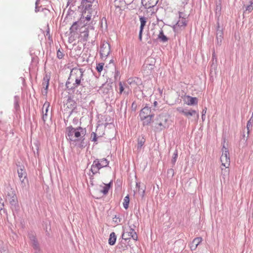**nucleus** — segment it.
Returning <instances> with one entry per match:
<instances>
[{
	"label": "nucleus",
	"instance_id": "nucleus-1",
	"mask_svg": "<svg viewBox=\"0 0 253 253\" xmlns=\"http://www.w3.org/2000/svg\"><path fill=\"white\" fill-rule=\"evenodd\" d=\"M66 137L70 141L76 142L81 140L86 133L85 128L82 127L74 128L69 126L66 128Z\"/></svg>",
	"mask_w": 253,
	"mask_h": 253
},
{
	"label": "nucleus",
	"instance_id": "nucleus-2",
	"mask_svg": "<svg viewBox=\"0 0 253 253\" xmlns=\"http://www.w3.org/2000/svg\"><path fill=\"white\" fill-rule=\"evenodd\" d=\"M222 154L220 157V162L221 163V174L225 178L229 174V166L230 164V159L228 150L224 146L222 148Z\"/></svg>",
	"mask_w": 253,
	"mask_h": 253
},
{
	"label": "nucleus",
	"instance_id": "nucleus-3",
	"mask_svg": "<svg viewBox=\"0 0 253 253\" xmlns=\"http://www.w3.org/2000/svg\"><path fill=\"white\" fill-rule=\"evenodd\" d=\"M83 76V71L82 69L73 68L71 71L70 76L68 79L67 85L70 83H73L74 88L77 87L81 84Z\"/></svg>",
	"mask_w": 253,
	"mask_h": 253
},
{
	"label": "nucleus",
	"instance_id": "nucleus-4",
	"mask_svg": "<svg viewBox=\"0 0 253 253\" xmlns=\"http://www.w3.org/2000/svg\"><path fill=\"white\" fill-rule=\"evenodd\" d=\"M154 115L152 113L150 107L145 106L140 112L139 117L143 121V126L149 125L152 122Z\"/></svg>",
	"mask_w": 253,
	"mask_h": 253
},
{
	"label": "nucleus",
	"instance_id": "nucleus-5",
	"mask_svg": "<svg viewBox=\"0 0 253 253\" xmlns=\"http://www.w3.org/2000/svg\"><path fill=\"white\" fill-rule=\"evenodd\" d=\"M108 164V161L105 159L95 160L91 166V170L93 174L96 173L100 169L107 166Z\"/></svg>",
	"mask_w": 253,
	"mask_h": 253
},
{
	"label": "nucleus",
	"instance_id": "nucleus-6",
	"mask_svg": "<svg viewBox=\"0 0 253 253\" xmlns=\"http://www.w3.org/2000/svg\"><path fill=\"white\" fill-rule=\"evenodd\" d=\"M122 238L125 240L132 238L134 240H138L137 235L134 229L130 226L125 227L122 234Z\"/></svg>",
	"mask_w": 253,
	"mask_h": 253
},
{
	"label": "nucleus",
	"instance_id": "nucleus-7",
	"mask_svg": "<svg viewBox=\"0 0 253 253\" xmlns=\"http://www.w3.org/2000/svg\"><path fill=\"white\" fill-rule=\"evenodd\" d=\"M109 188V184L103 183L102 185H99L94 189L93 191V196L96 199L100 198L108 193Z\"/></svg>",
	"mask_w": 253,
	"mask_h": 253
},
{
	"label": "nucleus",
	"instance_id": "nucleus-8",
	"mask_svg": "<svg viewBox=\"0 0 253 253\" xmlns=\"http://www.w3.org/2000/svg\"><path fill=\"white\" fill-rule=\"evenodd\" d=\"M152 31L153 36L156 37L157 39H159L163 42L168 41V38L164 35L162 29L159 25H155Z\"/></svg>",
	"mask_w": 253,
	"mask_h": 253
},
{
	"label": "nucleus",
	"instance_id": "nucleus-9",
	"mask_svg": "<svg viewBox=\"0 0 253 253\" xmlns=\"http://www.w3.org/2000/svg\"><path fill=\"white\" fill-rule=\"evenodd\" d=\"M6 200L11 205H15L17 203V198L15 190L10 188H7Z\"/></svg>",
	"mask_w": 253,
	"mask_h": 253
},
{
	"label": "nucleus",
	"instance_id": "nucleus-10",
	"mask_svg": "<svg viewBox=\"0 0 253 253\" xmlns=\"http://www.w3.org/2000/svg\"><path fill=\"white\" fill-rule=\"evenodd\" d=\"M181 12L179 13V19L173 26V30L175 32H178L184 29L187 25V20L186 18L181 17Z\"/></svg>",
	"mask_w": 253,
	"mask_h": 253
},
{
	"label": "nucleus",
	"instance_id": "nucleus-11",
	"mask_svg": "<svg viewBox=\"0 0 253 253\" xmlns=\"http://www.w3.org/2000/svg\"><path fill=\"white\" fill-rule=\"evenodd\" d=\"M110 52V45L108 42L102 43L100 53L102 59H105Z\"/></svg>",
	"mask_w": 253,
	"mask_h": 253
},
{
	"label": "nucleus",
	"instance_id": "nucleus-12",
	"mask_svg": "<svg viewBox=\"0 0 253 253\" xmlns=\"http://www.w3.org/2000/svg\"><path fill=\"white\" fill-rule=\"evenodd\" d=\"M91 19L90 11H84L83 12L82 16L80 18L79 23H84V26L87 24V22Z\"/></svg>",
	"mask_w": 253,
	"mask_h": 253
},
{
	"label": "nucleus",
	"instance_id": "nucleus-13",
	"mask_svg": "<svg viewBox=\"0 0 253 253\" xmlns=\"http://www.w3.org/2000/svg\"><path fill=\"white\" fill-rule=\"evenodd\" d=\"M50 107V103L49 102L46 101L42 108V120L44 122L46 121L47 119V117L48 116V113L49 111V109Z\"/></svg>",
	"mask_w": 253,
	"mask_h": 253
},
{
	"label": "nucleus",
	"instance_id": "nucleus-14",
	"mask_svg": "<svg viewBox=\"0 0 253 253\" xmlns=\"http://www.w3.org/2000/svg\"><path fill=\"white\" fill-rule=\"evenodd\" d=\"M184 101L188 105H196L198 103V99L196 97H191L189 95L186 96Z\"/></svg>",
	"mask_w": 253,
	"mask_h": 253
},
{
	"label": "nucleus",
	"instance_id": "nucleus-15",
	"mask_svg": "<svg viewBox=\"0 0 253 253\" xmlns=\"http://www.w3.org/2000/svg\"><path fill=\"white\" fill-rule=\"evenodd\" d=\"M203 238L201 237L194 238L192 242L190 247L191 251H195L196 250L198 246L202 242Z\"/></svg>",
	"mask_w": 253,
	"mask_h": 253
},
{
	"label": "nucleus",
	"instance_id": "nucleus-16",
	"mask_svg": "<svg viewBox=\"0 0 253 253\" xmlns=\"http://www.w3.org/2000/svg\"><path fill=\"white\" fill-rule=\"evenodd\" d=\"M139 19L140 21V27L139 33V39L140 41H141L142 39V31L143 30L144 27L146 25L147 21L146 18L144 17H140Z\"/></svg>",
	"mask_w": 253,
	"mask_h": 253
},
{
	"label": "nucleus",
	"instance_id": "nucleus-17",
	"mask_svg": "<svg viewBox=\"0 0 253 253\" xmlns=\"http://www.w3.org/2000/svg\"><path fill=\"white\" fill-rule=\"evenodd\" d=\"M167 122L166 116L163 115H160L157 119V124L161 128H165V126Z\"/></svg>",
	"mask_w": 253,
	"mask_h": 253
},
{
	"label": "nucleus",
	"instance_id": "nucleus-18",
	"mask_svg": "<svg viewBox=\"0 0 253 253\" xmlns=\"http://www.w3.org/2000/svg\"><path fill=\"white\" fill-rule=\"evenodd\" d=\"M159 0H142V2H145V5L146 7L149 8L154 6L158 2Z\"/></svg>",
	"mask_w": 253,
	"mask_h": 253
},
{
	"label": "nucleus",
	"instance_id": "nucleus-19",
	"mask_svg": "<svg viewBox=\"0 0 253 253\" xmlns=\"http://www.w3.org/2000/svg\"><path fill=\"white\" fill-rule=\"evenodd\" d=\"M88 30H86L81 33L80 39L82 42H86L88 38Z\"/></svg>",
	"mask_w": 253,
	"mask_h": 253
},
{
	"label": "nucleus",
	"instance_id": "nucleus-20",
	"mask_svg": "<svg viewBox=\"0 0 253 253\" xmlns=\"http://www.w3.org/2000/svg\"><path fill=\"white\" fill-rule=\"evenodd\" d=\"M18 174L20 180L22 183H23L25 178L26 177V171L24 169H20L18 170Z\"/></svg>",
	"mask_w": 253,
	"mask_h": 253
},
{
	"label": "nucleus",
	"instance_id": "nucleus-21",
	"mask_svg": "<svg viewBox=\"0 0 253 253\" xmlns=\"http://www.w3.org/2000/svg\"><path fill=\"white\" fill-rule=\"evenodd\" d=\"M186 117L189 118L190 116H192L195 115H196L197 118H199V114L195 110H186L184 114Z\"/></svg>",
	"mask_w": 253,
	"mask_h": 253
},
{
	"label": "nucleus",
	"instance_id": "nucleus-22",
	"mask_svg": "<svg viewBox=\"0 0 253 253\" xmlns=\"http://www.w3.org/2000/svg\"><path fill=\"white\" fill-rule=\"evenodd\" d=\"M116 241V236L114 232H112L110 234L108 243L110 245H114Z\"/></svg>",
	"mask_w": 253,
	"mask_h": 253
},
{
	"label": "nucleus",
	"instance_id": "nucleus-23",
	"mask_svg": "<svg viewBox=\"0 0 253 253\" xmlns=\"http://www.w3.org/2000/svg\"><path fill=\"white\" fill-rule=\"evenodd\" d=\"M49 76L46 75L43 78L42 82V85L43 87H45V89H47L49 84Z\"/></svg>",
	"mask_w": 253,
	"mask_h": 253
},
{
	"label": "nucleus",
	"instance_id": "nucleus-24",
	"mask_svg": "<svg viewBox=\"0 0 253 253\" xmlns=\"http://www.w3.org/2000/svg\"><path fill=\"white\" fill-rule=\"evenodd\" d=\"M129 203V196L127 195L126 196L124 199L123 202V206L125 209H127L128 208V205Z\"/></svg>",
	"mask_w": 253,
	"mask_h": 253
},
{
	"label": "nucleus",
	"instance_id": "nucleus-25",
	"mask_svg": "<svg viewBox=\"0 0 253 253\" xmlns=\"http://www.w3.org/2000/svg\"><path fill=\"white\" fill-rule=\"evenodd\" d=\"M78 22H75L70 28V32L73 33L75 32L78 29Z\"/></svg>",
	"mask_w": 253,
	"mask_h": 253
},
{
	"label": "nucleus",
	"instance_id": "nucleus-26",
	"mask_svg": "<svg viewBox=\"0 0 253 253\" xmlns=\"http://www.w3.org/2000/svg\"><path fill=\"white\" fill-rule=\"evenodd\" d=\"M75 14V12L73 11H71L68 12V14L66 16L65 19L67 21H69L70 20L72 19V16Z\"/></svg>",
	"mask_w": 253,
	"mask_h": 253
},
{
	"label": "nucleus",
	"instance_id": "nucleus-27",
	"mask_svg": "<svg viewBox=\"0 0 253 253\" xmlns=\"http://www.w3.org/2000/svg\"><path fill=\"white\" fill-rule=\"evenodd\" d=\"M145 142V139L143 137L141 138V139L139 138L138 140V144H137V147L138 148H141V147L143 145Z\"/></svg>",
	"mask_w": 253,
	"mask_h": 253
},
{
	"label": "nucleus",
	"instance_id": "nucleus-28",
	"mask_svg": "<svg viewBox=\"0 0 253 253\" xmlns=\"http://www.w3.org/2000/svg\"><path fill=\"white\" fill-rule=\"evenodd\" d=\"M177 157H178V154H177V151H175L174 153H173V157H172V159L171 160V162L172 163L173 165H174L176 161V160L177 159Z\"/></svg>",
	"mask_w": 253,
	"mask_h": 253
},
{
	"label": "nucleus",
	"instance_id": "nucleus-29",
	"mask_svg": "<svg viewBox=\"0 0 253 253\" xmlns=\"http://www.w3.org/2000/svg\"><path fill=\"white\" fill-rule=\"evenodd\" d=\"M85 3L86 4L85 7L84 11H90V8L92 6L91 4L90 3H88L86 1L85 2L84 1V3Z\"/></svg>",
	"mask_w": 253,
	"mask_h": 253
},
{
	"label": "nucleus",
	"instance_id": "nucleus-30",
	"mask_svg": "<svg viewBox=\"0 0 253 253\" xmlns=\"http://www.w3.org/2000/svg\"><path fill=\"white\" fill-rule=\"evenodd\" d=\"M104 63H99L96 66V70L98 72H101L103 68Z\"/></svg>",
	"mask_w": 253,
	"mask_h": 253
},
{
	"label": "nucleus",
	"instance_id": "nucleus-31",
	"mask_svg": "<svg viewBox=\"0 0 253 253\" xmlns=\"http://www.w3.org/2000/svg\"><path fill=\"white\" fill-rule=\"evenodd\" d=\"M253 126V122H251V120H250L247 124V128L248 129V133L249 132L250 128H252Z\"/></svg>",
	"mask_w": 253,
	"mask_h": 253
},
{
	"label": "nucleus",
	"instance_id": "nucleus-32",
	"mask_svg": "<svg viewBox=\"0 0 253 253\" xmlns=\"http://www.w3.org/2000/svg\"><path fill=\"white\" fill-rule=\"evenodd\" d=\"M57 56L59 59H62L64 56L63 53L59 49L57 52Z\"/></svg>",
	"mask_w": 253,
	"mask_h": 253
},
{
	"label": "nucleus",
	"instance_id": "nucleus-33",
	"mask_svg": "<svg viewBox=\"0 0 253 253\" xmlns=\"http://www.w3.org/2000/svg\"><path fill=\"white\" fill-rule=\"evenodd\" d=\"M246 10L251 11L253 10V2H251L250 4L246 7Z\"/></svg>",
	"mask_w": 253,
	"mask_h": 253
},
{
	"label": "nucleus",
	"instance_id": "nucleus-34",
	"mask_svg": "<svg viewBox=\"0 0 253 253\" xmlns=\"http://www.w3.org/2000/svg\"><path fill=\"white\" fill-rule=\"evenodd\" d=\"M177 111H178L179 113L183 114V115L185 113V112L186 110L184 109L182 107H178L176 109Z\"/></svg>",
	"mask_w": 253,
	"mask_h": 253
},
{
	"label": "nucleus",
	"instance_id": "nucleus-35",
	"mask_svg": "<svg viewBox=\"0 0 253 253\" xmlns=\"http://www.w3.org/2000/svg\"><path fill=\"white\" fill-rule=\"evenodd\" d=\"M4 203L1 199H0V211L3 209L4 208Z\"/></svg>",
	"mask_w": 253,
	"mask_h": 253
},
{
	"label": "nucleus",
	"instance_id": "nucleus-36",
	"mask_svg": "<svg viewBox=\"0 0 253 253\" xmlns=\"http://www.w3.org/2000/svg\"><path fill=\"white\" fill-rule=\"evenodd\" d=\"M120 2V1H117V0H115V6L117 7V8H119V10H121V6H120L118 3Z\"/></svg>",
	"mask_w": 253,
	"mask_h": 253
},
{
	"label": "nucleus",
	"instance_id": "nucleus-37",
	"mask_svg": "<svg viewBox=\"0 0 253 253\" xmlns=\"http://www.w3.org/2000/svg\"><path fill=\"white\" fill-rule=\"evenodd\" d=\"M119 86H120V93H122V92L124 90V87H123V84H122L121 83H120L119 84Z\"/></svg>",
	"mask_w": 253,
	"mask_h": 253
},
{
	"label": "nucleus",
	"instance_id": "nucleus-38",
	"mask_svg": "<svg viewBox=\"0 0 253 253\" xmlns=\"http://www.w3.org/2000/svg\"><path fill=\"white\" fill-rule=\"evenodd\" d=\"M133 0H124L125 3L127 4L130 3Z\"/></svg>",
	"mask_w": 253,
	"mask_h": 253
},
{
	"label": "nucleus",
	"instance_id": "nucleus-39",
	"mask_svg": "<svg viewBox=\"0 0 253 253\" xmlns=\"http://www.w3.org/2000/svg\"><path fill=\"white\" fill-rule=\"evenodd\" d=\"M202 113H203V114H202V119L203 120L204 119V116L205 115V113H206V111L205 110H203Z\"/></svg>",
	"mask_w": 253,
	"mask_h": 253
},
{
	"label": "nucleus",
	"instance_id": "nucleus-40",
	"mask_svg": "<svg viewBox=\"0 0 253 253\" xmlns=\"http://www.w3.org/2000/svg\"><path fill=\"white\" fill-rule=\"evenodd\" d=\"M134 105V103L132 104V106H133Z\"/></svg>",
	"mask_w": 253,
	"mask_h": 253
}]
</instances>
